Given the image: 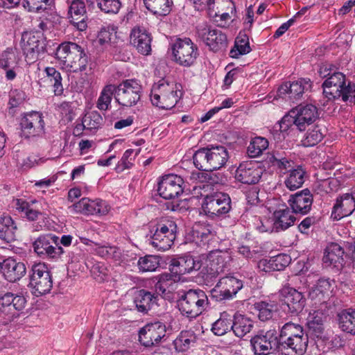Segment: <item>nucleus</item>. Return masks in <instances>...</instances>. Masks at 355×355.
I'll use <instances>...</instances> for the list:
<instances>
[{
	"instance_id": "6",
	"label": "nucleus",
	"mask_w": 355,
	"mask_h": 355,
	"mask_svg": "<svg viewBox=\"0 0 355 355\" xmlns=\"http://www.w3.org/2000/svg\"><path fill=\"white\" fill-rule=\"evenodd\" d=\"M174 60L181 66L190 67L198 56V49L190 38H178L171 45Z\"/></svg>"
},
{
	"instance_id": "51",
	"label": "nucleus",
	"mask_w": 355,
	"mask_h": 355,
	"mask_svg": "<svg viewBox=\"0 0 355 355\" xmlns=\"http://www.w3.org/2000/svg\"><path fill=\"white\" fill-rule=\"evenodd\" d=\"M116 94V86L107 85L102 89L97 102V107L101 110H107L111 103L112 96Z\"/></svg>"
},
{
	"instance_id": "45",
	"label": "nucleus",
	"mask_w": 355,
	"mask_h": 355,
	"mask_svg": "<svg viewBox=\"0 0 355 355\" xmlns=\"http://www.w3.org/2000/svg\"><path fill=\"white\" fill-rule=\"evenodd\" d=\"M46 80L53 87V92L55 96L62 94L64 89L62 84V76L60 73L54 67H47L44 69Z\"/></svg>"
},
{
	"instance_id": "44",
	"label": "nucleus",
	"mask_w": 355,
	"mask_h": 355,
	"mask_svg": "<svg viewBox=\"0 0 355 355\" xmlns=\"http://www.w3.org/2000/svg\"><path fill=\"white\" fill-rule=\"evenodd\" d=\"M250 51L251 48L248 35L240 33L236 37L234 46L231 49L230 55L233 58H238L241 55L250 53Z\"/></svg>"
},
{
	"instance_id": "40",
	"label": "nucleus",
	"mask_w": 355,
	"mask_h": 355,
	"mask_svg": "<svg viewBox=\"0 0 355 355\" xmlns=\"http://www.w3.org/2000/svg\"><path fill=\"white\" fill-rule=\"evenodd\" d=\"M211 232L212 228L209 224L205 222L196 223L191 231L192 241L198 245L205 243L209 241Z\"/></svg>"
},
{
	"instance_id": "48",
	"label": "nucleus",
	"mask_w": 355,
	"mask_h": 355,
	"mask_svg": "<svg viewBox=\"0 0 355 355\" xmlns=\"http://www.w3.org/2000/svg\"><path fill=\"white\" fill-rule=\"evenodd\" d=\"M304 174L301 167L291 170L284 181L286 187L291 191L301 187L304 182Z\"/></svg>"
},
{
	"instance_id": "53",
	"label": "nucleus",
	"mask_w": 355,
	"mask_h": 355,
	"mask_svg": "<svg viewBox=\"0 0 355 355\" xmlns=\"http://www.w3.org/2000/svg\"><path fill=\"white\" fill-rule=\"evenodd\" d=\"M254 309L259 320L266 321L272 318L273 313L277 310V305L274 303L259 302L254 304Z\"/></svg>"
},
{
	"instance_id": "19",
	"label": "nucleus",
	"mask_w": 355,
	"mask_h": 355,
	"mask_svg": "<svg viewBox=\"0 0 355 355\" xmlns=\"http://www.w3.org/2000/svg\"><path fill=\"white\" fill-rule=\"evenodd\" d=\"M183 179L177 175L168 174L162 177L158 184V193L164 199H173L183 192Z\"/></svg>"
},
{
	"instance_id": "1",
	"label": "nucleus",
	"mask_w": 355,
	"mask_h": 355,
	"mask_svg": "<svg viewBox=\"0 0 355 355\" xmlns=\"http://www.w3.org/2000/svg\"><path fill=\"white\" fill-rule=\"evenodd\" d=\"M182 96V85L168 78H162L155 83L150 95L153 105L166 110L173 108Z\"/></svg>"
},
{
	"instance_id": "25",
	"label": "nucleus",
	"mask_w": 355,
	"mask_h": 355,
	"mask_svg": "<svg viewBox=\"0 0 355 355\" xmlns=\"http://www.w3.org/2000/svg\"><path fill=\"white\" fill-rule=\"evenodd\" d=\"M20 58L12 48L6 49L0 55V68L5 71L7 80H12L19 71Z\"/></svg>"
},
{
	"instance_id": "55",
	"label": "nucleus",
	"mask_w": 355,
	"mask_h": 355,
	"mask_svg": "<svg viewBox=\"0 0 355 355\" xmlns=\"http://www.w3.org/2000/svg\"><path fill=\"white\" fill-rule=\"evenodd\" d=\"M137 266L141 272H153L159 267V259L157 256L146 255L139 259Z\"/></svg>"
},
{
	"instance_id": "28",
	"label": "nucleus",
	"mask_w": 355,
	"mask_h": 355,
	"mask_svg": "<svg viewBox=\"0 0 355 355\" xmlns=\"http://www.w3.org/2000/svg\"><path fill=\"white\" fill-rule=\"evenodd\" d=\"M355 210V200L349 193H345L337 198L331 211V218L339 220L350 216Z\"/></svg>"
},
{
	"instance_id": "11",
	"label": "nucleus",
	"mask_w": 355,
	"mask_h": 355,
	"mask_svg": "<svg viewBox=\"0 0 355 355\" xmlns=\"http://www.w3.org/2000/svg\"><path fill=\"white\" fill-rule=\"evenodd\" d=\"M59 237L53 234L40 236L33 243L34 252L42 259H58L63 254L62 247L58 246Z\"/></svg>"
},
{
	"instance_id": "18",
	"label": "nucleus",
	"mask_w": 355,
	"mask_h": 355,
	"mask_svg": "<svg viewBox=\"0 0 355 355\" xmlns=\"http://www.w3.org/2000/svg\"><path fill=\"white\" fill-rule=\"evenodd\" d=\"M81 46L74 42H63L60 44L55 52L57 64L61 69L69 72L73 65L74 59L77 56Z\"/></svg>"
},
{
	"instance_id": "37",
	"label": "nucleus",
	"mask_w": 355,
	"mask_h": 355,
	"mask_svg": "<svg viewBox=\"0 0 355 355\" xmlns=\"http://www.w3.org/2000/svg\"><path fill=\"white\" fill-rule=\"evenodd\" d=\"M180 277L173 273H164L159 276L157 282L155 286V292L157 295L165 296L167 293H171L176 288V280Z\"/></svg>"
},
{
	"instance_id": "47",
	"label": "nucleus",
	"mask_w": 355,
	"mask_h": 355,
	"mask_svg": "<svg viewBox=\"0 0 355 355\" xmlns=\"http://www.w3.org/2000/svg\"><path fill=\"white\" fill-rule=\"evenodd\" d=\"M196 335L193 332L182 331L173 341L176 351L183 352L187 351L196 342Z\"/></svg>"
},
{
	"instance_id": "22",
	"label": "nucleus",
	"mask_w": 355,
	"mask_h": 355,
	"mask_svg": "<svg viewBox=\"0 0 355 355\" xmlns=\"http://www.w3.org/2000/svg\"><path fill=\"white\" fill-rule=\"evenodd\" d=\"M263 173V168L259 164L253 162H245L241 163L236 171V179L244 184L257 183Z\"/></svg>"
},
{
	"instance_id": "57",
	"label": "nucleus",
	"mask_w": 355,
	"mask_h": 355,
	"mask_svg": "<svg viewBox=\"0 0 355 355\" xmlns=\"http://www.w3.org/2000/svg\"><path fill=\"white\" fill-rule=\"evenodd\" d=\"M324 134L322 129L318 126H314L312 129H309L302 140V145L306 147L313 146L318 144L323 138Z\"/></svg>"
},
{
	"instance_id": "60",
	"label": "nucleus",
	"mask_w": 355,
	"mask_h": 355,
	"mask_svg": "<svg viewBox=\"0 0 355 355\" xmlns=\"http://www.w3.org/2000/svg\"><path fill=\"white\" fill-rule=\"evenodd\" d=\"M116 27L108 26L101 29L98 34V42L101 45H107L111 43L116 35Z\"/></svg>"
},
{
	"instance_id": "46",
	"label": "nucleus",
	"mask_w": 355,
	"mask_h": 355,
	"mask_svg": "<svg viewBox=\"0 0 355 355\" xmlns=\"http://www.w3.org/2000/svg\"><path fill=\"white\" fill-rule=\"evenodd\" d=\"M30 286L33 289L35 295L39 296L49 293L53 285L51 276H43L42 278L30 280Z\"/></svg>"
},
{
	"instance_id": "54",
	"label": "nucleus",
	"mask_w": 355,
	"mask_h": 355,
	"mask_svg": "<svg viewBox=\"0 0 355 355\" xmlns=\"http://www.w3.org/2000/svg\"><path fill=\"white\" fill-rule=\"evenodd\" d=\"M268 140L261 137L254 138L250 143L247 153L250 157H257L268 148Z\"/></svg>"
},
{
	"instance_id": "63",
	"label": "nucleus",
	"mask_w": 355,
	"mask_h": 355,
	"mask_svg": "<svg viewBox=\"0 0 355 355\" xmlns=\"http://www.w3.org/2000/svg\"><path fill=\"white\" fill-rule=\"evenodd\" d=\"M50 275L47 266L44 263H35L31 268L30 280L42 278L43 276Z\"/></svg>"
},
{
	"instance_id": "59",
	"label": "nucleus",
	"mask_w": 355,
	"mask_h": 355,
	"mask_svg": "<svg viewBox=\"0 0 355 355\" xmlns=\"http://www.w3.org/2000/svg\"><path fill=\"white\" fill-rule=\"evenodd\" d=\"M103 118L97 112L93 111L87 113L82 121V124L85 129L96 130L102 124Z\"/></svg>"
},
{
	"instance_id": "52",
	"label": "nucleus",
	"mask_w": 355,
	"mask_h": 355,
	"mask_svg": "<svg viewBox=\"0 0 355 355\" xmlns=\"http://www.w3.org/2000/svg\"><path fill=\"white\" fill-rule=\"evenodd\" d=\"M324 314L318 310L309 312L306 318V324L310 330L315 334H320L323 329Z\"/></svg>"
},
{
	"instance_id": "41",
	"label": "nucleus",
	"mask_w": 355,
	"mask_h": 355,
	"mask_svg": "<svg viewBox=\"0 0 355 355\" xmlns=\"http://www.w3.org/2000/svg\"><path fill=\"white\" fill-rule=\"evenodd\" d=\"M17 226L12 218L7 215L0 218V238L9 243L15 239Z\"/></svg>"
},
{
	"instance_id": "34",
	"label": "nucleus",
	"mask_w": 355,
	"mask_h": 355,
	"mask_svg": "<svg viewBox=\"0 0 355 355\" xmlns=\"http://www.w3.org/2000/svg\"><path fill=\"white\" fill-rule=\"evenodd\" d=\"M157 297V295L141 289L135 293L134 303L138 311L146 313L156 304Z\"/></svg>"
},
{
	"instance_id": "49",
	"label": "nucleus",
	"mask_w": 355,
	"mask_h": 355,
	"mask_svg": "<svg viewBox=\"0 0 355 355\" xmlns=\"http://www.w3.org/2000/svg\"><path fill=\"white\" fill-rule=\"evenodd\" d=\"M232 320L231 316L226 312H223L220 318L214 322L211 327V331L216 336L225 335L228 331L232 329Z\"/></svg>"
},
{
	"instance_id": "56",
	"label": "nucleus",
	"mask_w": 355,
	"mask_h": 355,
	"mask_svg": "<svg viewBox=\"0 0 355 355\" xmlns=\"http://www.w3.org/2000/svg\"><path fill=\"white\" fill-rule=\"evenodd\" d=\"M140 153V149L133 150L128 149L123 153L121 159L119 161L116 166L117 172H122L125 169L130 168L135 158Z\"/></svg>"
},
{
	"instance_id": "36",
	"label": "nucleus",
	"mask_w": 355,
	"mask_h": 355,
	"mask_svg": "<svg viewBox=\"0 0 355 355\" xmlns=\"http://www.w3.org/2000/svg\"><path fill=\"white\" fill-rule=\"evenodd\" d=\"M344 250L343 248L336 243L329 244L324 251L322 261L327 266L342 265L343 261Z\"/></svg>"
},
{
	"instance_id": "58",
	"label": "nucleus",
	"mask_w": 355,
	"mask_h": 355,
	"mask_svg": "<svg viewBox=\"0 0 355 355\" xmlns=\"http://www.w3.org/2000/svg\"><path fill=\"white\" fill-rule=\"evenodd\" d=\"M73 60L69 73L83 72L87 70L89 64V58L82 46Z\"/></svg>"
},
{
	"instance_id": "23",
	"label": "nucleus",
	"mask_w": 355,
	"mask_h": 355,
	"mask_svg": "<svg viewBox=\"0 0 355 355\" xmlns=\"http://www.w3.org/2000/svg\"><path fill=\"white\" fill-rule=\"evenodd\" d=\"M280 295L291 313L297 314L304 309L306 299L302 293L295 288L286 286L280 291Z\"/></svg>"
},
{
	"instance_id": "10",
	"label": "nucleus",
	"mask_w": 355,
	"mask_h": 355,
	"mask_svg": "<svg viewBox=\"0 0 355 355\" xmlns=\"http://www.w3.org/2000/svg\"><path fill=\"white\" fill-rule=\"evenodd\" d=\"M71 214H80L85 216H103L110 211V205L100 198H83L68 207Z\"/></svg>"
},
{
	"instance_id": "27",
	"label": "nucleus",
	"mask_w": 355,
	"mask_h": 355,
	"mask_svg": "<svg viewBox=\"0 0 355 355\" xmlns=\"http://www.w3.org/2000/svg\"><path fill=\"white\" fill-rule=\"evenodd\" d=\"M0 270L4 277L10 282L19 280L26 272L24 263L10 257L0 263Z\"/></svg>"
},
{
	"instance_id": "35",
	"label": "nucleus",
	"mask_w": 355,
	"mask_h": 355,
	"mask_svg": "<svg viewBox=\"0 0 355 355\" xmlns=\"http://www.w3.org/2000/svg\"><path fill=\"white\" fill-rule=\"evenodd\" d=\"M274 227L275 231L285 230L295 221L293 212L288 207L276 210L273 214Z\"/></svg>"
},
{
	"instance_id": "61",
	"label": "nucleus",
	"mask_w": 355,
	"mask_h": 355,
	"mask_svg": "<svg viewBox=\"0 0 355 355\" xmlns=\"http://www.w3.org/2000/svg\"><path fill=\"white\" fill-rule=\"evenodd\" d=\"M98 6L105 13L116 14L121 6L119 0H97Z\"/></svg>"
},
{
	"instance_id": "14",
	"label": "nucleus",
	"mask_w": 355,
	"mask_h": 355,
	"mask_svg": "<svg viewBox=\"0 0 355 355\" xmlns=\"http://www.w3.org/2000/svg\"><path fill=\"white\" fill-rule=\"evenodd\" d=\"M336 283L329 278L318 279L309 290V298L316 303L324 304L331 301L336 292Z\"/></svg>"
},
{
	"instance_id": "42",
	"label": "nucleus",
	"mask_w": 355,
	"mask_h": 355,
	"mask_svg": "<svg viewBox=\"0 0 355 355\" xmlns=\"http://www.w3.org/2000/svg\"><path fill=\"white\" fill-rule=\"evenodd\" d=\"M338 324L340 329L355 335V309L342 311L338 315Z\"/></svg>"
},
{
	"instance_id": "15",
	"label": "nucleus",
	"mask_w": 355,
	"mask_h": 355,
	"mask_svg": "<svg viewBox=\"0 0 355 355\" xmlns=\"http://www.w3.org/2000/svg\"><path fill=\"white\" fill-rule=\"evenodd\" d=\"M166 333V325L160 322L147 324L139 330V340L142 345L150 347L160 343Z\"/></svg>"
},
{
	"instance_id": "62",
	"label": "nucleus",
	"mask_w": 355,
	"mask_h": 355,
	"mask_svg": "<svg viewBox=\"0 0 355 355\" xmlns=\"http://www.w3.org/2000/svg\"><path fill=\"white\" fill-rule=\"evenodd\" d=\"M26 99L25 93L20 89H12L9 94L8 105L10 108H15L21 105Z\"/></svg>"
},
{
	"instance_id": "50",
	"label": "nucleus",
	"mask_w": 355,
	"mask_h": 355,
	"mask_svg": "<svg viewBox=\"0 0 355 355\" xmlns=\"http://www.w3.org/2000/svg\"><path fill=\"white\" fill-rule=\"evenodd\" d=\"M13 206L19 212L24 214L29 220H35L42 215L41 211L31 208L29 204L23 199L14 200Z\"/></svg>"
},
{
	"instance_id": "3",
	"label": "nucleus",
	"mask_w": 355,
	"mask_h": 355,
	"mask_svg": "<svg viewBox=\"0 0 355 355\" xmlns=\"http://www.w3.org/2000/svg\"><path fill=\"white\" fill-rule=\"evenodd\" d=\"M227 159V149L223 146H211L199 149L193 156L195 166L205 171L220 168L226 164Z\"/></svg>"
},
{
	"instance_id": "12",
	"label": "nucleus",
	"mask_w": 355,
	"mask_h": 355,
	"mask_svg": "<svg viewBox=\"0 0 355 355\" xmlns=\"http://www.w3.org/2000/svg\"><path fill=\"white\" fill-rule=\"evenodd\" d=\"M319 73L322 77H327L322 84L324 95L329 100L340 97L342 87L345 84V76L341 72L331 73L327 65L322 66Z\"/></svg>"
},
{
	"instance_id": "32",
	"label": "nucleus",
	"mask_w": 355,
	"mask_h": 355,
	"mask_svg": "<svg viewBox=\"0 0 355 355\" xmlns=\"http://www.w3.org/2000/svg\"><path fill=\"white\" fill-rule=\"evenodd\" d=\"M230 261V257L227 252H211L207 257V266L210 275L214 276L223 272Z\"/></svg>"
},
{
	"instance_id": "2",
	"label": "nucleus",
	"mask_w": 355,
	"mask_h": 355,
	"mask_svg": "<svg viewBox=\"0 0 355 355\" xmlns=\"http://www.w3.org/2000/svg\"><path fill=\"white\" fill-rule=\"evenodd\" d=\"M177 229L174 220L162 218L151 226L147 241L157 251L168 250L176 239Z\"/></svg>"
},
{
	"instance_id": "4",
	"label": "nucleus",
	"mask_w": 355,
	"mask_h": 355,
	"mask_svg": "<svg viewBox=\"0 0 355 355\" xmlns=\"http://www.w3.org/2000/svg\"><path fill=\"white\" fill-rule=\"evenodd\" d=\"M318 117V109L312 104L299 105L293 108L288 115L284 116L280 122V129L284 131L292 123L300 130L315 122Z\"/></svg>"
},
{
	"instance_id": "20",
	"label": "nucleus",
	"mask_w": 355,
	"mask_h": 355,
	"mask_svg": "<svg viewBox=\"0 0 355 355\" xmlns=\"http://www.w3.org/2000/svg\"><path fill=\"white\" fill-rule=\"evenodd\" d=\"M252 349L256 355H269L277 346V337L271 331L260 332L250 340Z\"/></svg>"
},
{
	"instance_id": "31",
	"label": "nucleus",
	"mask_w": 355,
	"mask_h": 355,
	"mask_svg": "<svg viewBox=\"0 0 355 355\" xmlns=\"http://www.w3.org/2000/svg\"><path fill=\"white\" fill-rule=\"evenodd\" d=\"M291 261V258L286 254H279L270 259H263L257 263V268L260 271L270 272L272 271H280L288 266Z\"/></svg>"
},
{
	"instance_id": "43",
	"label": "nucleus",
	"mask_w": 355,
	"mask_h": 355,
	"mask_svg": "<svg viewBox=\"0 0 355 355\" xmlns=\"http://www.w3.org/2000/svg\"><path fill=\"white\" fill-rule=\"evenodd\" d=\"M144 2L148 10L159 16L168 15L173 5L172 0H144Z\"/></svg>"
},
{
	"instance_id": "21",
	"label": "nucleus",
	"mask_w": 355,
	"mask_h": 355,
	"mask_svg": "<svg viewBox=\"0 0 355 355\" xmlns=\"http://www.w3.org/2000/svg\"><path fill=\"white\" fill-rule=\"evenodd\" d=\"M311 87V82L309 78H300L293 83H284L278 89L277 94L283 98L295 101L301 97L304 91Z\"/></svg>"
},
{
	"instance_id": "38",
	"label": "nucleus",
	"mask_w": 355,
	"mask_h": 355,
	"mask_svg": "<svg viewBox=\"0 0 355 355\" xmlns=\"http://www.w3.org/2000/svg\"><path fill=\"white\" fill-rule=\"evenodd\" d=\"M308 336L304 331L303 328L300 325L293 322L285 324L281 329L279 334V343L284 341L295 340L296 338Z\"/></svg>"
},
{
	"instance_id": "5",
	"label": "nucleus",
	"mask_w": 355,
	"mask_h": 355,
	"mask_svg": "<svg viewBox=\"0 0 355 355\" xmlns=\"http://www.w3.org/2000/svg\"><path fill=\"white\" fill-rule=\"evenodd\" d=\"M209 305L206 293L200 289H190L178 301L180 312L193 318L205 311Z\"/></svg>"
},
{
	"instance_id": "16",
	"label": "nucleus",
	"mask_w": 355,
	"mask_h": 355,
	"mask_svg": "<svg viewBox=\"0 0 355 355\" xmlns=\"http://www.w3.org/2000/svg\"><path fill=\"white\" fill-rule=\"evenodd\" d=\"M94 0H67L68 6V18L70 22L80 31H85L87 27L86 19V6L93 4Z\"/></svg>"
},
{
	"instance_id": "29",
	"label": "nucleus",
	"mask_w": 355,
	"mask_h": 355,
	"mask_svg": "<svg viewBox=\"0 0 355 355\" xmlns=\"http://www.w3.org/2000/svg\"><path fill=\"white\" fill-rule=\"evenodd\" d=\"M200 267L201 263L198 260H196L189 254H186L173 259L170 265V270L171 273L180 277V275L197 270Z\"/></svg>"
},
{
	"instance_id": "9",
	"label": "nucleus",
	"mask_w": 355,
	"mask_h": 355,
	"mask_svg": "<svg viewBox=\"0 0 355 355\" xmlns=\"http://www.w3.org/2000/svg\"><path fill=\"white\" fill-rule=\"evenodd\" d=\"M196 30L198 37L200 38L210 50L217 52L227 47V35L222 31L212 28L205 22L199 24Z\"/></svg>"
},
{
	"instance_id": "30",
	"label": "nucleus",
	"mask_w": 355,
	"mask_h": 355,
	"mask_svg": "<svg viewBox=\"0 0 355 355\" xmlns=\"http://www.w3.org/2000/svg\"><path fill=\"white\" fill-rule=\"evenodd\" d=\"M288 202L293 213L306 214L311 209L313 196L309 190L304 189L291 196Z\"/></svg>"
},
{
	"instance_id": "13",
	"label": "nucleus",
	"mask_w": 355,
	"mask_h": 355,
	"mask_svg": "<svg viewBox=\"0 0 355 355\" xmlns=\"http://www.w3.org/2000/svg\"><path fill=\"white\" fill-rule=\"evenodd\" d=\"M243 286V284L241 279L234 276L223 277L212 288L211 296L217 301L231 300Z\"/></svg>"
},
{
	"instance_id": "26",
	"label": "nucleus",
	"mask_w": 355,
	"mask_h": 355,
	"mask_svg": "<svg viewBox=\"0 0 355 355\" xmlns=\"http://www.w3.org/2000/svg\"><path fill=\"white\" fill-rule=\"evenodd\" d=\"M151 40L150 33L144 26H135L130 32V44L143 55H148L151 51Z\"/></svg>"
},
{
	"instance_id": "39",
	"label": "nucleus",
	"mask_w": 355,
	"mask_h": 355,
	"mask_svg": "<svg viewBox=\"0 0 355 355\" xmlns=\"http://www.w3.org/2000/svg\"><path fill=\"white\" fill-rule=\"evenodd\" d=\"M254 327L253 321L241 314H236L234 316L232 325V330L236 336L243 338L250 333Z\"/></svg>"
},
{
	"instance_id": "24",
	"label": "nucleus",
	"mask_w": 355,
	"mask_h": 355,
	"mask_svg": "<svg viewBox=\"0 0 355 355\" xmlns=\"http://www.w3.org/2000/svg\"><path fill=\"white\" fill-rule=\"evenodd\" d=\"M21 46L27 62H33L44 51V42L31 33L22 35Z\"/></svg>"
},
{
	"instance_id": "8",
	"label": "nucleus",
	"mask_w": 355,
	"mask_h": 355,
	"mask_svg": "<svg viewBox=\"0 0 355 355\" xmlns=\"http://www.w3.org/2000/svg\"><path fill=\"white\" fill-rule=\"evenodd\" d=\"M141 85L135 79H127L116 86V101L122 107H132L141 98Z\"/></svg>"
},
{
	"instance_id": "64",
	"label": "nucleus",
	"mask_w": 355,
	"mask_h": 355,
	"mask_svg": "<svg viewBox=\"0 0 355 355\" xmlns=\"http://www.w3.org/2000/svg\"><path fill=\"white\" fill-rule=\"evenodd\" d=\"M216 6L217 12L230 11L231 14H234L236 7L232 0H213L211 1V9Z\"/></svg>"
},
{
	"instance_id": "7",
	"label": "nucleus",
	"mask_w": 355,
	"mask_h": 355,
	"mask_svg": "<svg viewBox=\"0 0 355 355\" xmlns=\"http://www.w3.org/2000/svg\"><path fill=\"white\" fill-rule=\"evenodd\" d=\"M230 209L231 199L229 195L223 192H214L203 198L200 214L214 218L227 214Z\"/></svg>"
},
{
	"instance_id": "33",
	"label": "nucleus",
	"mask_w": 355,
	"mask_h": 355,
	"mask_svg": "<svg viewBox=\"0 0 355 355\" xmlns=\"http://www.w3.org/2000/svg\"><path fill=\"white\" fill-rule=\"evenodd\" d=\"M308 342V336H304L295 340L280 343L279 348L284 355H302L306 350Z\"/></svg>"
},
{
	"instance_id": "17",
	"label": "nucleus",
	"mask_w": 355,
	"mask_h": 355,
	"mask_svg": "<svg viewBox=\"0 0 355 355\" xmlns=\"http://www.w3.org/2000/svg\"><path fill=\"white\" fill-rule=\"evenodd\" d=\"M20 126L22 135L26 138L39 137L44 133V121L38 112L26 113L21 119Z\"/></svg>"
}]
</instances>
